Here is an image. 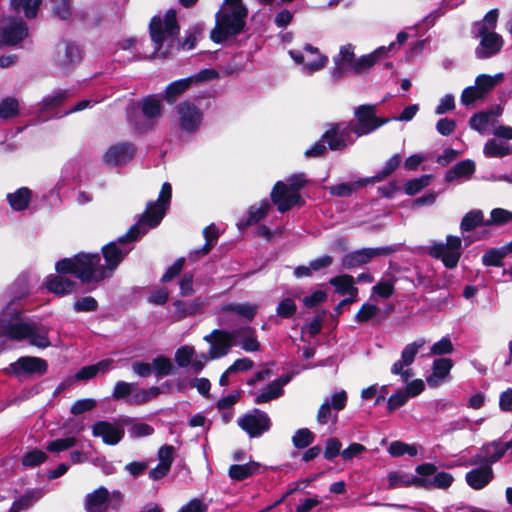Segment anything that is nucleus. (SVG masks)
<instances>
[{
  "instance_id": "f257e3e1",
  "label": "nucleus",
  "mask_w": 512,
  "mask_h": 512,
  "mask_svg": "<svg viewBox=\"0 0 512 512\" xmlns=\"http://www.w3.org/2000/svg\"><path fill=\"white\" fill-rule=\"evenodd\" d=\"M172 196L170 183L162 185L159 197L155 202H149L140 219L127 233L117 241L110 242L102 248L105 265L100 264L98 254L79 253L73 258H65L56 263L60 272L72 271L82 282H98L111 277L124 257L131 251L129 242L136 240L155 228L163 219Z\"/></svg>"
},
{
  "instance_id": "f03ea898",
  "label": "nucleus",
  "mask_w": 512,
  "mask_h": 512,
  "mask_svg": "<svg viewBox=\"0 0 512 512\" xmlns=\"http://www.w3.org/2000/svg\"><path fill=\"white\" fill-rule=\"evenodd\" d=\"M150 36L154 45V57L166 58L175 52L179 51L180 47L186 50H191L202 33L200 26H194L180 44L178 39L179 26L177 24L175 10H169L163 16H155L152 18L150 25Z\"/></svg>"
},
{
  "instance_id": "7ed1b4c3",
  "label": "nucleus",
  "mask_w": 512,
  "mask_h": 512,
  "mask_svg": "<svg viewBox=\"0 0 512 512\" xmlns=\"http://www.w3.org/2000/svg\"><path fill=\"white\" fill-rule=\"evenodd\" d=\"M49 332V327L25 320L14 300L8 303L0 312V345L2 344V337H6L16 341L28 340L30 345L45 349L51 346Z\"/></svg>"
},
{
  "instance_id": "20e7f679",
  "label": "nucleus",
  "mask_w": 512,
  "mask_h": 512,
  "mask_svg": "<svg viewBox=\"0 0 512 512\" xmlns=\"http://www.w3.org/2000/svg\"><path fill=\"white\" fill-rule=\"evenodd\" d=\"M247 10L241 0H225L222 9L216 15V26L211 31V39L216 43L239 34L245 25Z\"/></svg>"
},
{
  "instance_id": "39448f33",
  "label": "nucleus",
  "mask_w": 512,
  "mask_h": 512,
  "mask_svg": "<svg viewBox=\"0 0 512 512\" xmlns=\"http://www.w3.org/2000/svg\"><path fill=\"white\" fill-rule=\"evenodd\" d=\"M163 106L159 95H148L134 103L127 112L129 123L137 132L151 129L161 117Z\"/></svg>"
},
{
  "instance_id": "423d86ee",
  "label": "nucleus",
  "mask_w": 512,
  "mask_h": 512,
  "mask_svg": "<svg viewBox=\"0 0 512 512\" xmlns=\"http://www.w3.org/2000/svg\"><path fill=\"white\" fill-rule=\"evenodd\" d=\"M130 424L129 417H122L114 421L99 420L92 424V435L101 438L106 445H117L125 435V425Z\"/></svg>"
},
{
  "instance_id": "0eeeda50",
  "label": "nucleus",
  "mask_w": 512,
  "mask_h": 512,
  "mask_svg": "<svg viewBox=\"0 0 512 512\" xmlns=\"http://www.w3.org/2000/svg\"><path fill=\"white\" fill-rule=\"evenodd\" d=\"M289 55L301 66V71L306 75L322 70L328 63V57L310 44L305 45L302 51L290 50Z\"/></svg>"
},
{
  "instance_id": "6e6552de",
  "label": "nucleus",
  "mask_w": 512,
  "mask_h": 512,
  "mask_svg": "<svg viewBox=\"0 0 512 512\" xmlns=\"http://www.w3.org/2000/svg\"><path fill=\"white\" fill-rule=\"evenodd\" d=\"M356 123H352V131L356 137L368 135L377 130L382 125L389 122L388 118L376 116L375 106L361 105L355 110Z\"/></svg>"
},
{
  "instance_id": "1a4fd4ad",
  "label": "nucleus",
  "mask_w": 512,
  "mask_h": 512,
  "mask_svg": "<svg viewBox=\"0 0 512 512\" xmlns=\"http://www.w3.org/2000/svg\"><path fill=\"white\" fill-rule=\"evenodd\" d=\"M461 239L457 236H447L446 243H435L429 248V254L441 259L446 268H455L461 257Z\"/></svg>"
},
{
  "instance_id": "9d476101",
  "label": "nucleus",
  "mask_w": 512,
  "mask_h": 512,
  "mask_svg": "<svg viewBox=\"0 0 512 512\" xmlns=\"http://www.w3.org/2000/svg\"><path fill=\"white\" fill-rule=\"evenodd\" d=\"M416 473L420 475V488L446 489L453 483V476L448 472H437V467L431 463H425L416 467Z\"/></svg>"
},
{
  "instance_id": "9b49d317",
  "label": "nucleus",
  "mask_w": 512,
  "mask_h": 512,
  "mask_svg": "<svg viewBox=\"0 0 512 512\" xmlns=\"http://www.w3.org/2000/svg\"><path fill=\"white\" fill-rule=\"evenodd\" d=\"M426 343L424 338H418L414 342L407 344L401 352V358L396 361L391 367L393 375H399L402 382H408L414 373L409 366L414 362L415 357Z\"/></svg>"
},
{
  "instance_id": "f8f14e48",
  "label": "nucleus",
  "mask_w": 512,
  "mask_h": 512,
  "mask_svg": "<svg viewBox=\"0 0 512 512\" xmlns=\"http://www.w3.org/2000/svg\"><path fill=\"white\" fill-rule=\"evenodd\" d=\"M472 37L479 40V44L475 49L477 59H488L498 54L504 44L501 35L495 31H479L471 30Z\"/></svg>"
},
{
  "instance_id": "ddd939ff",
  "label": "nucleus",
  "mask_w": 512,
  "mask_h": 512,
  "mask_svg": "<svg viewBox=\"0 0 512 512\" xmlns=\"http://www.w3.org/2000/svg\"><path fill=\"white\" fill-rule=\"evenodd\" d=\"M237 424L251 438H255L269 431L271 420L266 412L254 409L252 412L239 417Z\"/></svg>"
},
{
  "instance_id": "4468645a",
  "label": "nucleus",
  "mask_w": 512,
  "mask_h": 512,
  "mask_svg": "<svg viewBox=\"0 0 512 512\" xmlns=\"http://www.w3.org/2000/svg\"><path fill=\"white\" fill-rule=\"evenodd\" d=\"M204 340L210 345V359H219L226 356L231 348L236 345L234 333L228 330L215 329L204 336Z\"/></svg>"
},
{
  "instance_id": "2eb2a0df",
  "label": "nucleus",
  "mask_w": 512,
  "mask_h": 512,
  "mask_svg": "<svg viewBox=\"0 0 512 512\" xmlns=\"http://www.w3.org/2000/svg\"><path fill=\"white\" fill-rule=\"evenodd\" d=\"M352 131V123H340L332 125L322 136L331 150H343L354 143L355 137Z\"/></svg>"
},
{
  "instance_id": "dca6fc26",
  "label": "nucleus",
  "mask_w": 512,
  "mask_h": 512,
  "mask_svg": "<svg viewBox=\"0 0 512 512\" xmlns=\"http://www.w3.org/2000/svg\"><path fill=\"white\" fill-rule=\"evenodd\" d=\"M180 128L186 133L196 132L202 124L203 112L189 101L180 102L176 106Z\"/></svg>"
},
{
  "instance_id": "f3484780",
  "label": "nucleus",
  "mask_w": 512,
  "mask_h": 512,
  "mask_svg": "<svg viewBox=\"0 0 512 512\" xmlns=\"http://www.w3.org/2000/svg\"><path fill=\"white\" fill-rule=\"evenodd\" d=\"M47 370V361L33 356L20 357L17 361L11 363L8 368L10 373L19 378L33 375L42 376L46 374Z\"/></svg>"
},
{
  "instance_id": "a211bd4d",
  "label": "nucleus",
  "mask_w": 512,
  "mask_h": 512,
  "mask_svg": "<svg viewBox=\"0 0 512 512\" xmlns=\"http://www.w3.org/2000/svg\"><path fill=\"white\" fill-rule=\"evenodd\" d=\"M394 252L392 247L362 248L347 253L342 257V266L347 269L369 263L373 258L386 256Z\"/></svg>"
},
{
  "instance_id": "6ab92c4d",
  "label": "nucleus",
  "mask_w": 512,
  "mask_h": 512,
  "mask_svg": "<svg viewBox=\"0 0 512 512\" xmlns=\"http://www.w3.org/2000/svg\"><path fill=\"white\" fill-rule=\"evenodd\" d=\"M511 447L512 445L510 442H492L486 444L470 459L469 464L489 465L491 467V465L500 460Z\"/></svg>"
},
{
  "instance_id": "aec40b11",
  "label": "nucleus",
  "mask_w": 512,
  "mask_h": 512,
  "mask_svg": "<svg viewBox=\"0 0 512 512\" xmlns=\"http://www.w3.org/2000/svg\"><path fill=\"white\" fill-rule=\"evenodd\" d=\"M271 199L277 206L278 211L282 213L288 211L295 205L302 204L299 192L288 188V185L282 181H278L275 184L271 192Z\"/></svg>"
},
{
  "instance_id": "412c9836",
  "label": "nucleus",
  "mask_w": 512,
  "mask_h": 512,
  "mask_svg": "<svg viewBox=\"0 0 512 512\" xmlns=\"http://www.w3.org/2000/svg\"><path fill=\"white\" fill-rule=\"evenodd\" d=\"M355 61L354 46L352 44L341 46L339 53L333 57L334 67L331 71L332 78L338 80L347 72H353Z\"/></svg>"
},
{
  "instance_id": "4be33fe9",
  "label": "nucleus",
  "mask_w": 512,
  "mask_h": 512,
  "mask_svg": "<svg viewBox=\"0 0 512 512\" xmlns=\"http://www.w3.org/2000/svg\"><path fill=\"white\" fill-rule=\"evenodd\" d=\"M136 148L130 142H120L111 145L104 154V161L111 166L128 163L135 155Z\"/></svg>"
},
{
  "instance_id": "5701e85b",
  "label": "nucleus",
  "mask_w": 512,
  "mask_h": 512,
  "mask_svg": "<svg viewBox=\"0 0 512 512\" xmlns=\"http://www.w3.org/2000/svg\"><path fill=\"white\" fill-rule=\"evenodd\" d=\"M258 305L245 302V303H225L219 307L221 324H228V313H235L246 321H252L258 312Z\"/></svg>"
},
{
  "instance_id": "b1692460",
  "label": "nucleus",
  "mask_w": 512,
  "mask_h": 512,
  "mask_svg": "<svg viewBox=\"0 0 512 512\" xmlns=\"http://www.w3.org/2000/svg\"><path fill=\"white\" fill-rule=\"evenodd\" d=\"M28 35L26 24L21 19H13L0 29V47L2 45H15Z\"/></svg>"
},
{
  "instance_id": "393cba45",
  "label": "nucleus",
  "mask_w": 512,
  "mask_h": 512,
  "mask_svg": "<svg viewBox=\"0 0 512 512\" xmlns=\"http://www.w3.org/2000/svg\"><path fill=\"white\" fill-rule=\"evenodd\" d=\"M58 272L57 275H51L47 278L46 287L48 291L58 296H64L72 293L76 288V282L67 277V274L77 275L72 271Z\"/></svg>"
},
{
  "instance_id": "a878e982",
  "label": "nucleus",
  "mask_w": 512,
  "mask_h": 512,
  "mask_svg": "<svg viewBox=\"0 0 512 512\" xmlns=\"http://www.w3.org/2000/svg\"><path fill=\"white\" fill-rule=\"evenodd\" d=\"M494 473L489 465H480L466 473L467 484L474 490H480L486 487L493 479Z\"/></svg>"
},
{
  "instance_id": "bb28decb",
  "label": "nucleus",
  "mask_w": 512,
  "mask_h": 512,
  "mask_svg": "<svg viewBox=\"0 0 512 512\" xmlns=\"http://www.w3.org/2000/svg\"><path fill=\"white\" fill-rule=\"evenodd\" d=\"M234 341L247 352H256L260 349L255 330L251 326H243L232 330Z\"/></svg>"
},
{
  "instance_id": "cd10ccee",
  "label": "nucleus",
  "mask_w": 512,
  "mask_h": 512,
  "mask_svg": "<svg viewBox=\"0 0 512 512\" xmlns=\"http://www.w3.org/2000/svg\"><path fill=\"white\" fill-rule=\"evenodd\" d=\"M110 492L104 486H100L85 497L86 512L107 511Z\"/></svg>"
},
{
  "instance_id": "c85d7f7f",
  "label": "nucleus",
  "mask_w": 512,
  "mask_h": 512,
  "mask_svg": "<svg viewBox=\"0 0 512 512\" xmlns=\"http://www.w3.org/2000/svg\"><path fill=\"white\" fill-rule=\"evenodd\" d=\"M81 60V51L79 47L72 43H63L58 46L56 53V62L63 69H68L71 65Z\"/></svg>"
},
{
  "instance_id": "c756f323",
  "label": "nucleus",
  "mask_w": 512,
  "mask_h": 512,
  "mask_svg": "<svg viewBox=\"0 0 512 512\" xmlns=\"http://www.w3.org/2000/svg\"><path fill=\"white\" fill-rule=\"evenodd\" d=\"M453 367V362L448 358H438L434 360L432 366V373L426 378L430 387H438L449 376L450 370Z\"/></svg>"
},
{
  "instance_id": "7c9ffc66",
  "label": "nucleus",
  "mask_w": 512,
  "mask_h": 512,
  "mask_svg": "<svg viewBox=\"0 0 512 512\" xmlns=\"http://www.w3.org/2000/svg\"><path fill=\"white\" fill-rule=\"evenodd\" d=\"M174 313L178 319L194 316L201 313L205 307V300L196 298L193 300L173 302Z\"/></svg>"
},
{
  "instance_id": "2f4dec72",
  "label": "nucleus",
  "mask_w": 512,
  "mask_h": 512,
  "mask_svg": "<svg viewBox=\"0 0 512 512\" xmlns=\"http://www.w3.org/2000/svg\"><path fill=\"white\" fill-rule=\"evenodd\" d=\"M394 46L395 44L391 43L387 47H379L370 54L363 55L358 59L356 58L353 72L362 73L369 70L381 57L386 55Z\"/></svg>"
},
{
  "instance_id": "473e14b6",
  "label": "nucleus",
  "mask_w": 512,
  "mask_h": 512,
  "mask_svg": "<svg viewBox=\"0 0 512 512\" xmlns=\"http://www.w3.org/2000/svg\"><path fill=\"white\" fill-rule=\"evenodd\" d=\"M483 153L486 157L501 158L512 154V145L498 137L488 140L484 147Z\"/></svg>"
},
{
  "instance_id": "72a5a7b5",
  "label": "nucleus",
  "mask_w": 512,
  "mask_h": 512,
  "mask_svg": "<svg viewBox=\"0 0 512 512\" xmlns=\"http://www.w3.org/2000/svg\"><path fill=\"white\" fill-rule=\"evenodd\" d=\"M388 488L395 489L400 487L416 486L420 488V475H412L407 472L393 471L387 476Z\"/></svg>"
},
{
  "instance_id": "f704fd0d",
  "label": "nucleus",
  "mask_w": 512,
  "mask_h": 512,
  "mask_svg": "<svg viewBox=\"0 0 512 512\" xmlns=\"http://www.w3.org/2000/svg\"><path fill=\"white\" fill-rule=\"evenodd\" d=\"M260 464L255 461H249L245 464H234L229 467L228 475L234 481H243L259 473Z\"/></svg>"
},
{
  "instance_id": "c9c22d12",
  "label": "nucleus",
  "mask_w": 512,
  "mask_h": 512,
  "mask_svg": "<svg viewBox=\"0 0 512 512\" xmlns=\"http://www.w3.org/2000/svg\"><path fill=\"white\" fill-rule=\"evenodd\" d=\"M329 283L335 287L340 295L358 296V288L355 286V279L348 274L336 276L330 279Z\"/></svg>"
},
{
  "instance_id": "e433bc0d",
  "label": "nucleus",
  "mask_w": 512,
  "mask_h": 512,
  "mask_svg": "<svg viewBox=\"0 0 512 512\" xmlns=\"http://www.w3.org/2000/svg\"><path fill=\"white\" fill-rule=\"evenodd\" d=\"M7 200L13 210L22 211L30 203L31 191L26 187L19 188L15 192L7 194Z\"/></svg>"
},
{
  "instance_id": "4c0bfd02",
  "label": "nucleus",
  "mask_w": 512,
  "mask_h": 512,
  "mask_svg": "<svg viewBox=\"0 0 512 512\" xmlns=\"http://www.w3.org/2000/svg\"><path fill=\"white\" fill-rule=\"evenodd\" d=\"M193 84V78L176 80L169 84L164 91V98L167 102L173 103L182 93Z\"/></svg>"
},
{
  "instance_id": "58836bf2",
  "label": "nucleus",
  "mask_w": 512,
  "mask_h": 512,
  "mask_svg": "<svg viewBox=\"0 0 512 512\" xmlns=\"http://www.w3.org/2000/svg\"><path fill=\"white\" fill-rule=\"evenodd\" d=\"M474 171L475 163L472 160H463L447 172L446 180L454 181L459 178H469Z\"/></svg>"
},
{
  "instance_id": "ea45409f",
  "label": "nucleus",
  "mask_w": 512,
  "mask_h": 512,
  "mask_svg": "<svg viewBox=\"0 0 512 512\" xmlns=\"http://www.w3.org/2000/svg\"><path fill=\"white\" fill-rule=\"evenodd\" d=\"M484 213L482 210L474 209L464 215L460 223L462 232L474 230L478 226H485Z\"/></svg>"
},
{
  "instance_id": "a19ab883",
  "label": "nucleus",
  "mask_w": 512,
  "mask_h": 512,
  "mask_svg": "<svg viewBox=\"0 0 512 512\" xmlns=\"http://www.w3.org/2000/svg\"><path fill=\"white\" fill-rule=\"evenodd\" d=\"M370 183L369 178L360 179L352 183H340L329 187L330 194L338 197H349L357 189Z\"/></svg>"
},
{
  "instance_id": "79ce46f5",
  "label": "nucleus",
  "mask_w": 512,
  "mask_h": 512,
  "mask_svg": "<svg viewBox=\"0 0 512 512\" xmlns=\"http://www.w3.org/2000/svg\"><path fill=\"white\" fill-rule=\"evenodd\" d=\"M270 209V203L267 200L261 201L258 205H253L249 208L248 218L239 224L240 227H247L258 223L263 219Z\"/></svg>"
},
{
  "instance_id": "37998d69",
  "label": "nucleus",
  "mask_w": 512,
  "mask_h": 512,
  "mask_svg": "<svg viewBox=\"0 0 512 512\" xmlns=\"http://www.w3.org/2000/svg\"><path fill=\"white\" fill-rule=\"evenodd\" d=\"M42 0H12L11 5L16 12L23 11L25 17L28 19L34 18L37 15L38 9Z\"/></svg>"
},
{
  "instance_id": "c03bdc74",
  "label": "nucleus",
  "mask_w": 512,
  "mask_h": 512,
  "mask_svg": "<svg viewBox=\"0 0 512 512\" xmlns=\"http://www.w3.org/2000/svg\"><path fill=\"white\" fill-rule=\"evenodd\" d=\"M284 393V390L280 387L279 383H270L263 388L255 397L254 402L256 404H263L270 402L274 399L279 398Z\"/></svg>"
},
{
  "instance_id": "a18cd8bd",
  "label": "nucleus",
  "mask_w": 512,
  "mask_h": 512,
  "mask_svg": "<svg viewBox=\"0 0 512 512\" xmlns=\"http://www.w3.org/2000/svg\"><path fill=\"white\" fill-rule=\"evenodd\" d=\"M503 78V74L499 73L494 76H490L487 74H481L476 77L475 86L483 95V97L490 92L498 82H500Z\"/></svg>"
},
{
  "instance_id": "49530a36",
  "label": "nucleus",
  "mask_w": 512,
  "mask_h": 512,
  "mask_svg": "<svg viewBox=\"0 0 512 512\" xmlns=\"http://www.w3.org/2000/svg\"><path fill=\"white\" fill-rule=\"evenodd\" d=\"M498 16V9L490 10L481 21H477L472 25L471 30L479 31L480 33H483V31H495Z\"/></svg>"
},
{
  "instance_id": "de8ad7c7",
  "label": "nucleus",
  "mask_w": 512,
  "mask_h": 512,
  "mask_svg": "<svg viewBox=\"0 0 512 512\" xmlns=\"http://www.w3.org/2000/svg\"><path fill=\"white\" fill-rule=\"evenodd\" d=\"M402 158L400 154H394L391 158H389L383 168L373 177L369 178L370 182L373 181H382L387 178L390 174H392L400 165Z\"/></svg>"
},
{
  "instance_id": "09e8293b",
  "label": "nucleus",
  "mask_w": 512,
  "mask_h": 512,
  "mask_svg": "<svg viewBox=\"0 0 512 512\" xmlns=\"http://www.w3.org/2000/svg\"><path fill=\"white\" fill-rule=\"evenodd\" d=\"M388 452L393 457H400L404 454H408L413 457L417 455L418 450L415 445H409L401 441H393L390 443Z\"/></svg>"
},
{
  "instance_id": "8fccbe9b",
  "label": "nucleus",
  "mask_w": 512,
  "mask_h": 512,
  "mask_svg": "<svg viewBox=\"0 0 512 512\" xmlns=\"http://www.w3.org/2000/svg\"><path fill=\"white\" fill-rule=\"evenodd\" d=\"M314 439V434L308 428H300L294 433L292 443L297 449H304L313 443Z\"/></svg>"
},
{
  "instance_id": "3c124183",
  "label": "nucleus",
  "mask_w": 512,
  "mask_h": 512,
  "mask_svg": "<svg viewBox=\"0 0 512 512\" xmlns=\"http://www.w3.org/2000/svg\"><path fill=\"white\" fill-rule=\"evenodd\" d=\"M127 426L129 435L132 438L146 437L154 433V428L151 425L144 422L132 421L130 419V424Z\"/></svg>"
},
{
  "instance_id": "603ef678",
  "label": "nucleus",
  "mask_w": 512,
  "mask_h": 512,
  "mask_svg": "<svg viewBox=\"0 0 512 512\" xmlns=\"http://www.w3.org/2000/svg\"><path fill=\"white\" fill-rule=\"evenodd\" d=\"M512 220V212L503 209L495 208L490 213V219L485 221V226H500Z\"/></svg>"
},
{
  "instance_id": "864d4df0",
  "label": "nucleus",
  "mask_w": 512,
  "mask_h": 512,
  "mask_svg": "<svg viewBox=\"0 0 512 512\" xmlns=\"http://www.w3.org/2000/svg\"><path fill=\"white\" fill-rule=\"evenodd\" d=\"M152 366H153V370H154L155 374L158 377L172 374L175 370V367H174L171 359L164 357V356L156 357L153 360Z\"/></svg>"
},
{
  "instance_id": "5fc2aeb1",
  "label": "nucleus",
  "mask_w": 512,
  "mask_h": 512,
  "mask_svg": "<svg viewBox=\"0 0 512 512\" xmlns=\"http://www.w3.org/2000/svg\"><path fill=\"white\" fill-rule=\"evenodd\" d=\"M430 180V175H422L418 178L411 179L405 184L404 191L407 195H415L423 188L427 187L430 183Z\"/></svg>"
},
{
  "instance_id": "6e6d98bb",
  "label": "nucleus",
  "mask_w": 512,
  "mask_h": 512,
  "mask_svg": "<svg viewBox=\"0 0 512 512\" xmlns=\"http://www.w3.org/2000/svg\"><path fill=\"white\" fill-rule=\"evenodd\" d=\"M135 387H137L136 383L118 381L114 386V390L112 392V398L114 400H121V399L127 398V400H128L131 397V395L133 394Z\"/></svg>"
},
{
  "instance_id": "4d7b16f0",
  "label": "nucleus",
  "mask_w": 512,
  "mask_h": 512,
  "mask_svg": "<svg viewBox=\"0 0 512 512\" xmlns=\"http://www.w3.org/2000/svg\"><path fill=\"white\" fill-rule=\"evenodd\" d=\"M19 111L18 101L7 97L0 102V118L9 119L15 117Z\"/></svg>"
},
{
  "instance_id": "13d9d810",
  "label": "nucleus",
  "mask_w": 512,
  "mask_h": 512,
  "mask_svg": "<svg viewBox=\"0 0 512 512\" xmlns=\"http://www.w3.org/2000/svg\"><path fill=\"white\" fill-rule=\"evenodd\" d=\"M505 250L503 248L490 249L482 256V262L485 266H496L502 265V260L506 257Z\"/></svg>"
},
{
  "instance_id": "bf43d9fd",
  "label": "nucleus",
  "mask_w": 512,
  "mask_h": 512,
  "mask_svg": "<svg viewBox=\"0 0 512 512\" xmlns=\"http://www.w3.org/2000/svg\"><path fill=\"white\" fill-rule=\"evenodd\" d=\"M46 459H47V455L45 452L38 450V449H34V450L27 452L22 457V464H23V466H25L27 468H33V467H36V466L40 465L41 463L45 462Z\"/></svg>"
},
{
  "instance_id": "052dcab7",
  "label": "nucleus",
  "mask_w": 512,
  "mask_h": 512,
  "mask_svg": "<svg viewBox=\"0 0 512 512\" xmlns=\"http://www.w3.org/2000/svg\"><path fill=\"white\" fill-rule=\"evenodd\" d=\"M203 235L205 237L206 243L201 249L195 252L201 253L202 255H206L210 252L213 245L216 243L218 239V232L214 225H210L203 230Z\"/></svg>"
},
{
  "instance_id": "680f3d73",
  "label": "nucleus",
  "mask_w": 512,
  "mask_h": 512,
  "mask_svg": "<svg viewBox=\"0 0 512 512\" xmlns=\"http://www.w3.org/2000/svg\"><path fill=\"white\" fill-rule=\"evenodd\" d=\"M489 121H490V114L480 112V113L474 114L471 117L469 124L472 129L478 131L480 134H485L488 129Z\"/></svg>"
},
{
  "instance_id": "e2e57ef3",
  "label": "nucleus",
  "mask_w": 512,
  "mask_h": 512,
  "mask_svg": "<svg viewBox=\"0 0 512 512\" xmlns=\"http://www.w3.org/2000/svg\"><path fill=\"white\" fill-rule=\"evenodd\" d=\"M394 283V279L381 280L373 286L372 292L373 294H376L383 299H387L391 297L395 292Z\"/></svg>"
},
{
  "instance_id": "0e129e2a",
  "label": "nucleus",
  "mask_w": 512,
  "mask_h": 512,
  "mask_svg": "<svg viewBox=\"0 0 512 512\" xmlns=\"http://www.w3.org/2000/svg\"><path fill=\"white\" fill-rule=\"evenodd\" d=\"M195 356V350L192 346H182L175 352V361L179 367L185 368L190 365Z\"/></svg>"
},
{
  "instance_id": "69168bd1",
  "label": "nucleus",
  "mask_w": 512,
  "mask_h": 512,
  "mask_svg": "<svg viewBox=\"0 0 512 512\" xmlns=\"http://www.w3.org/2000/svg\"><path fill=\"white\" fill-rule=\"evenodd\" d=\"M52 11L55 16L62 20H66L71 15V1L70 0H50Z\"/></svg>"
},
{
  "instance_id": "338daca9",
  "label": "nucleus",
  "mask_w": 512,
  "mask_h": 512,
  "mask_svg": "<svg viewBox=\"0 0 512 512\" xmlns=\"http://www.w3.org/2000/svg\"><path fill=\"white\" fill-rule=\"evenodd\" d=\"M380 309L377 305L370 304V303H364L360 310L355 315V320L358 323H364L372 318H374L378 313Z\"/></svg>"
},
{
  "instance_id": "774afa93",
  "label": "nucleus",
  "mask_w": 512,
  "mask_h": 512,
  "mask_svg": "<svg viewBox=\"0 0 512 512\" xmlns=\"http://www.w3.org/2000/svg\"><path fill=\"white\" fill-rule=\"evenodd\" d=\"M76 443L77 439L75 437H67L51 441L46 448L50 452H62L74 447Z\"/></svg>"
}]
</instances>
